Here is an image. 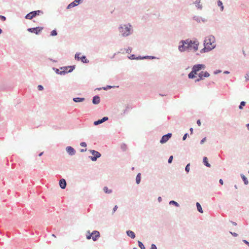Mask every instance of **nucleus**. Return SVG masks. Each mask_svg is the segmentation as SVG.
Masks as SVG:
<instances>
[{"mask_svg": "<svg viewBox=\"0 0 249 249\" xmlns=\"http://www.w3.org/2000/svg\"><path fill=\"white\" fill-rule=\"evenodd\" d=\"M203 162L206 166L208 167H211V164L209 163L208 158L206 157H203Z\"/></svg>", "mask_w": 249, "mask_h": 249, "instance_id": "obj_24", "label": "nucleus"}, {"mask_svg": "<svg viewBox=\"0 0 249 249\" xmlns=\"http://www.w3.org/2000/svg\"><path fill=\"white\" fill-rule=\"evenodd\" d=\"M173 156H170L169 158L168 159V162L169 163H171L173 161Z\"/></svg>", "mask_w": 249, "mask_h": 249, "instance_id": "obj_43", "label": "nucleus"}, {"mask_svg": "<svg viewBox=\"0 0 249 249\" xmlns=\"http://www.w3.org/2000/svg\"><path fill=\"white\" fill-rule=\"evenodd\" d=\"M53 70L56 72V74L59 75H65L66 73H68L67 71H60L58 69L53 67Z\"/></svg>", "mask_w": 249, "mask_h": 249, "instance_id": "obj_18", "label": "nucleus"}, {"mask_svg": "<svg viewBox=\"0 0 249 249\" xmlns=\"http://www.w3.org/2000/svg\"><path fill=\"white\" fill-rule=\"evenodd\" d=\"M172 136V134L171 133L163 135L160 140V142L161 144L166 143L171 138Z\"/></svg>", "mask_w": 249, "mask_h": 249, "instance_id": "obj_11", "label": "nucleus"}, {"mask_svg": "<svg viewBox=\"0 0 249 249\" xmlns=\"http://www.w3.org/2000/svg\"><path fill=\"white\" fill-rule=\"evenodd\" d=\"M193 19L198 23H200L201 22L205 23L207 21V20L206 18L198 16H193Z\"/></svg>", "mask_w": 249, "mask_h": 249, "instance_id": "obj_13", "label": "nucleus"}, {"mask_svg": "<svg viewBox=\"0 0 249 249\" xmlns=\"http://www.w3.org/2000/svg\"><path fill=\"white\" fill-rule=\"evenodd\" d=\"M69 67H60V70H62V71H68Z\"/></svg>", "mask_w": 249, "mask_h": 249, "instance_id": "obj_42", "label": "nucleus"}, {"mask_svg": "<svg viewBox=\"0 0 249 249\" xmlns=\"http://www.w3.org/2000/svg\"><path fill=\"white\" fill-rule=\"evenodd\" d=\"M141 173H138L137 176H136V182L137 184H139L140 182H141Z\"/></svg>", "mask_w": 249, "mask_h": 249, "instance_id": "obj_30", "label": "nucleus"}, {"mask_svg": "<svg viewBox=\"0 0 249 249\" xmlns=\"http://www.w3.org/2000/svg\"><path fill=\"white\" fill-rule=\"evenodd\" d=\"M196 72H193V71H192L188 74V76L189 79H193L196 77Z\"/></svg>", "mask_w": 249, "mask_h": 249, "instance_id": "obj_28", "label": "nucleus"}, {"mask_svg": "<svg viewBox=\"0 0 249 249\" xmlns=\"http://www.w3.org/2000/svg\"><path fill=\"white\" fill-rule=\"evenodd\" d=\"M199 44V42L196 39L195 43H194L192 47L194 52H196L198 50Z\"/></svg>", "mask_w": 249, "mask_h": 249, "instance_id": "obj_21", "label": "nucleus"}, {"mask_svg": "<svg viewBox=\"0 0 249 249\" xmlns=\"http://www.w3.org/2000/svg\"><path fill=\"white\" fill-rule=\"evenodd\" d=\"M190 132H191V134H193V128H192V127H191V128H190Z\"/></svg>", "mask_w": 249, "mask_h": 249, "instance_id": "obj_63", "label": "nucleus"}, {"mask_svg": "<svg viewBox=\"0 0 249 249\" xmlns=\"http://www.w3.org/2000/svg\"><path fill=\"white\" fill-rule=\"evenodd\" d=\"M80 53H76L74 55L75 59L77 61H81L83 63H88L89 62V60L87 58L86 56L85 55L80 56Z\"/></svg>", "mask_w": 249, "mask_h": 249, "instance_id": "obj_7", "label": "nucleus"}, {"mask_svg": "<svg viewBox=\"0 0 249 249\" xmlns=\"http://www.w3.org/2000/svg\"><path fill=\"white\" fill-rule=\"evenodd\" d=\"M57 31L55 29L53 30L51 32V34H50V35L51 36H57Z\"/></svg>", "mask_w": 249, "mask_h": 249, "instance_id": "obj_36", "label": "nucleus"}, {"mask_svg": "<svg viewBox=\"0 0 249 249\" xmlns=\"http://www.w3.org/2000/svg\"><path fill=\"white\" fill-rule=\"evenodd\" d=\"M121 148L124 151L126 149V145L124 143H123L121 146Z\"/></svg>", "mask_w": 249, "mask_h": 249, "instance_id": "obj_40", "label": "nucleus"}, {"mask_svg": "<svg viewBox=\"0 0 249 249\" xmlns=\"http://www.w3.org/2000/svg\"><path fill=\"white\" fill-rule=\"evenodd\" d=\"M83 0H74L72 2L70 3L67 7V9H71V8L74 7L78 5L79 4L82 2Z\"/></svg>", "mask_w": 249, "mask_h": 249, "instance_id": "obj_12", "label": "nucleus"}, {"mask_svg": "<svg viewBox=\"0 0 249 249\" xmlns=\"http://www.w3.org/2000/svg\"><path fill=\"white\" fill-rule=\"evenodd\" d=\"M37 89H38V90L41 91V90H43L44 88H43V87L42 85H38L37 86Z\"/></svg>", "mask_w": 249, "mask_h": 249, "instance_id": "obj_45", "label": "nucleus"}, {"mask_svg": "<svg viewBox=\"0 0 249 249\" xmlns=\"http://www.w3.org/2000/svg\"><path fill=\"white\" fill-rule=\"evenodd\" d=\"M246 105V102L245 101H242L240 103V104L239 106V108L240 109H242L243 108V107L245 106Z\"/></svg>", "mask_w": 249, "mask_h": 249, "instance_id": "obj_34", "label": "nucleus"}, {"mask_svg": "<svg viewBox=\"0 0 249 249\" xmlns=\"http://www.w3.org/2000/svg\"><path fill=\"white\" fill-rule=\"evenodd\" d=\"M128 58L131 60H137V57L135 56V54H131Z\"/></svg>", "mask_w": 249, "mask_h": 249, "instance_id": "obj_41", "label": "nucleus"}, {"mask_svg": "<svg viewBox=\"0 0 249 249\" xmlns=\"http://www.w3.org/2000/svg\"><path fill=\"white\" fill-rule=\"evenodd\" d=\"M72 100L75 103H80L84 101L85 99L83 97H75L72 99Z\"/></svg>", "mask_w": 249, "mask_h": 249, "instance_id": "obj_22", "label": "nucleus"}, {"mask_svg": "<svg viewBox=\"0 0 249 249\" xmlns=\"http://www.w3.org/2000/svg\"><path fill=\"white\" fill-rule=\"evenodd\" d=\"M42 27H36L34 28H29L27 29V31L32 33H34L36 35H38L43 30Z\"/></svg>", "mask_w": 249, "mask_h": 249, "instance_id": "obj_10", "label": "nucleus"}, {"mask_svg": "<svg viewBox=\"0 0 249 249\" xmlns=\"http://www.w3.org/2000/svg\"><path fill=\"white\" fill-rule=\"evenodd\" d=\"M0 19L1 20L3 21H4L6 20V18L4 16L0 15Z\"/></svg>", "mask_w": 249, "mask_h": 249, "instance_id": "obj_44", "label": "nucleus"}, {"mask_svg": "<svg viewBox=\"0 0 249 249\" xmlns=\"http://www.w3.org/2000/svg\"><path fill=\"white\" fill-rule=\"evenodd\" d=\"M178 46V51L182 53L188 50L187 46L186 45V41L184 40H181L179 42Z\"/></svg>", "mask_w": 249, "mask_h": 249, "instance_id": "obj_6", "label": "nucleus"}, {"mask_svg": "<svg viewBox=\"0 0 249 249\" xmlns=\"http://www.w3.org/2000/svg\"><path fill=\"white\" fill-rule=\"evenodd\" d=\"M118 207L117 205H115L112 209V215H113L114 213L117 211V210L118 209Z\"/></svg>", "mask_w": 249, "mask_h": 249, "instance_id": "obj_39", "label": "nucleus"}, {"mask_svg": "<svg viewBox=\"0 0 249 249\" xmlns=\"http://www.w3.org/2000/svg\"><path fill=\"white\" fill-rule=\"evenodd\" d=\"M89 151L92 154V156H89V158L92 161H96L97 159L101 157V154L100 152L95 150L90 149Z\"/></svg>", "mask_w": 249, "mask_h": 249, "instance_id": "obj_4", "label": "nucleus"}, {"mask_svg": "<svg viewBox=\"0 0 249 249\" xmlns=\"http://www.w3.org/2000/svg\"><path fill=\"white\" fill-rule=\"evenodd\" d=\"M42 14H43V12L41 10H38L36 11H33L27 14L25 16V18L28 19H32L36 17V16Z\"/></svg>", "mask_w": 249, "mask_h": 249, "instance_id": "obj_5", "label": "nucleus"}, {"mask_svg": "<svg viewBox=\"0 0 249 249\" xmlns=\"http://www.w3.org/2000/svg\"><path fill=\"white\" fill-rule=\"evenodd\" d=\"M103 191L106 194H110L112 193V190L111 189H109L107 186L104 187Z\"/></svg>", "mask_w": 249, "mask_h": 249, "instance_id": "obj_29", "label": "nucleus"}, {"mask_svg": "<svg viewBox=\"0 0 249 249\" xmlns=\"http://www.w3.org/2000/svg\"><path fill=\"white\" fill-rule=\"evenodd\" d=\"M206 66L205 65L202 64H198L194 65L192 70L193 71V72H196V74H197V72L201 70H204Z\"/></svg>", "mask_w": 249, "mask_h": 249, "instance_id": "obj_8", "label": "nucleus"}, {"mask_svg": "<svg viewBox=\"0 0 249 249\" xmlns=\"http://www.w3.org/2000/svg\"><path fill=\"white\" fill-rule=\"evenodd\" d=\"M143 58H144V59H155L156 57L155 56H154L146 55V56H143Z\"/></svg>", "mask_w": 249, "mask_h": 249, "instance_id": "obj_38", "label": "nucleus"}, {"mask_svg": "<svg viewBox=\"0 0 249 249\" xmlns=\"http://www.w3.org/2000/svg\"><path fill=\"white\" fill-rule=\"evenodd\" d=\"M230 233L234 237H237L238 236V234L236 232H233L232 231H230Z\"/></svg>", "mask_w": 249, "mask_h": 249, "instance_id": "obj_47", "label": "nucleus"}, {"mask_svg": "<svg viewBox=\"0 0 249 249\" xmlns=\"http://www.w3.org/2000/svg\"><path fill=\"white\" fill-rule=\"evenodd\" d=\"M219 182L220 184H221V185L223 184V181L222 179H220Z\"/></svg>", "mask_w": 249, "mask_h": 249, "instance_id": "obj_58", "label": "nucleus"}, {"mask_svg": "<svg viewBox=\"0 0 249 249\" xmlns=\"http://www.w3.org/2000/svg\"><path fill=\"white\" fill-rule=\"evenodd\" d=\"M243 242L249 247V242L246 240H243Z\"/></svg>", "mask_w": 249, "mask_h": 249, "instance_id": "obj_54", "label": "nucleus"}, {"mask_svg": "<svg viewBox=\"0 0 249 249\" xmlns=\"http://www.w3.org/2000/svg\"><path fill=\"white\" fill-rule=\"evenodd\" d=\"M144 58H143V56H139L138 57H137V60H140V59H144Z\"/></svg>", "mask_w": 249, "mask_h": 249, "instance_id": "obj_55", "label": "nucleus"}, {"mask_svg": "<svg viewBox=\"0 0 249 249\" xmlns=\"http://www.w3.org/2000/svg\"><path fill=\"white\" fill-rule=\"evenodd\" d=\"M162 200V198L160 197V196H159L158 197V201L159 202H160Z\"/></svg>", "mask_w": 249, "mask_h": 249, "instance_id": "obj_57", "label": "nucleus"}, {"mask_svg": "<svg viewBox=\"0 0 249 249\" xmlns=\"http://www.w3.org/2000/svg\"><path fill=\"white\" fill-rule=\"evenodd\" d=\"M200 0H195L194 1H193V3L195 4L196 7L197 9H202V5L200 4Z\"/></svg>", "mask_w": 249, "mask_h": 249, "instance_id": "obj_23", "label": "nucleus"}, {"mask_svg": "<svg viewBox=\"0 0 249 249\" xmlns=\"http://www.w3.org/2000/svg\"><path fill=\"white\" fill-rule=\"evenodd\" d=\"M190 164L188 163L185 166V170L187 173H188L190 171Z\"/></svg>", "mask_w": 249, "mask_h": 249, "instance_id": "obj_37", "label": "nucleus"}, {"mask_svg": "<svg viewBox=\"0 0 249 249\" xmlns=\"http://www.w3.org/2000/svg\"><path fill=\"white\" fill-rule=\"evenodd\" d=\"M108 120V117L105 116L102 118L101 119H99L97 121H95L94 122L93 124L94 125H98L99 124H100L105 122L107 121Z\"/></svg>", "mask_w": 249, "mask_h": 249, "instance_id": "obj_15", "label": "nucleus"}, {"mask_svg": "<svg viewBox=\"0 0 249 249\" xmlns=\"http://www.w3.org/2000/svg\"><path fill=\"white\" fill-rule=\"evenodd\" d=\"M169 204L170 205H174V206H175L176 207H178L179 206V204L177 202H176V201H175L174 200H171V201H170Z\"/></svg>", "mask_w": 249, "mask_h": 249, "instance_id": "obj_31", "label": "nucleus"}, {"mask_svg": "<svg viewBox=\"0 0 249 249\" xmlns=\"http://www.w3.org/2000/svg\"><path fill=\"white\" fill-rule=\"evenodd\" d=\"M210 76V74L207 71H201L198 74V78L195 80V82H198L201 80H202L204 79V77H208Z\"/></svg>", "mask_w": 249, "mask_h": 249, "instance_id": "obj_9", "label": "nucleus"}, {"mask_svg": "<svg viewBox=\"0 0 249 249\" xmlns=\"http://www.w3.org/2000/svg\"><path fill=\"white\" fill-rule=\"evenodd\" d=\"M246 126L248 128V129L249 130V124H247Z\"/></svg>", "mask_w": 249, "mask_h": 249, "instance_id": "obj_64", "label": "nucleus"}, {"mask_svg": "<svg viewBox=\"0 0 249 249\" xmlns=\"http://www.w3.org/2000/svg\"><path fill=\"white\" fill-rule=\"evenodd\" d=\"M66 151L70 156H73L76 153L75 150L71 146H68L66 148Z\"/></svg>", "mask_w": 249, "mask_h": 249, "instance_id": "obj_14", "label": "nucleus"}, {"mask_svg": "<svg viewBox=\"0 0 249 249\" xmlns=\"http://www.w3.org/2000/svg\"><path fill=\"white\" fill-rule=\"evenodd\" d=\"M231 224L233 226H236L237 225V223L235 222H233V221H231Z\"/></svg>", "mask_w": 249, "mask_h": 249, "instance_id": "obj_59", "label": "nucleus"}, {"mask_svg": "<svg viewBox=\"0 0 249 249\" xmlns=\"http://www.w3.org/2000/svg\"><path fill=\"white\" fill-rule=\"evenodd\" d=\"M59 184L60 188L62 189H64L66 188L67 186V182L65 179L62 178L59 180Z\"/></svg>", "mask_w": 249, "mask_h": 249, "instance_id": "obj_17", "label": "nucleus"}, {"mask_svg": "<svg viewBox=\"0 0 249 249\" xmlns=\"http://www.w3.org/2000/svg\"><path fill=\"white\" fill-rule=\"evenodd\" d=\"M100 102V98L98 95H95L93 97L92 103L94 105H97Z\"/></svg>", "mask_w": 249, "mask_h": 249, "instance_id": "obj_20", "label": "nucleus"}, {"mask_svg": "<svg viewBox=\"0 0 249 249\" xmlns=\"http://www.w3.org/2000/svg\"><path fill=\"white\" fill-rule=\"evenodd\" d=\"M196 206L197 211L199 213H203V209L202 208V207H201L200 204L199 202H196Z\"/></svg>", "mask_w": 249, "mask_h": 249, "instance_id": "obj_26", "label": "nucleus"}, {"mask_svg": "<svg viewBox=\"0 0 249 249\" xmlns=\"http://www.w3.org/2000/svg\"><path fill=\"white\" fill-rule=\"evenodd\" d=\"M206 141V137H204V138H203V139L201 140V141H200V143L201 144H203Z\"/></svg>", "mask_w": 249, "mask_h": 249, "instance_id": "obj_50", "label": "nucleus"}, {"mask_svg": "<svg viewBox=\"0 0 249 249\" xmlns=\"http://www.w3.org/2000/svg\"><path fill=\"white\" fill-rule=\"evenodd\" d=\"M240 176H241L242 179H243V181H244V184L245 185H248L249 184V181H248L247 178L246 177V176L243 174H241L240 175Z\"/></svg>", "mask_w": 249, "mask_h": 249, "instance_id": "obj_25", "label": "nucleus"}, {"mask_svg": "<svg viewBox=\"0 0 249 249\" xmlns=\"http://www.w3.org/2000/svg\"><path fill=\"white\" fill-rule=\"evenodd\" d=\"M132 51V48H130V47H128L126 50V53H130Z\"/></svg>", "mask_w": 249, "mask_h": 249, "instance_id": "obj_46", "label": "nucleus"}, {"mask_svg": "<svg viewBox=\"0 0 249 249\" xmlns=\"http://www.w3.org/2000/svg\"><path fill=\"white\" fill-rule=\"evenodd\" d=\"M224 74H229L230 73V72L228 71H224L223 72Z\"/></svg>", "mask_w": 249, "mask_h": 249, "instance_id": "obj_61", "label": "nucleus"}, {"mask_svg": "<svg viewBox=\"0 0 249 249\" xmlns=\"http://www.w3.org/2000/svg\"><path fill=\"white\" fill-rule=\"evenodd\" d=\"M80 146L82 147H86L87 143L85 142H81L80 144Z\"/></svg>", "mask_w": 249, "mask_h": 249, "instance_id": "obj_49", "label": "nucleus"}, {"mask_svg": "<svg viewBox=\"0 0 249 249\" xmlns=\"http://www.w3.org/2000/svg\"><path fill=\"white\" fill-rule=\"evenodd\" d=\"M126 235L132 239H134L136 237V234L134 231L131 230H128L126 231Z\"/></svg>", "mask_w": 249, "mask_h": 249, "instance_id": "obj_19", "label": "nucleus"}, {"mask_svg": "<svg viewBox=\"0 0 249 249\" xmlns=\"http://www.w3.org/2000/svg\"><path fill=\"white\" fill-rule=\"evenodd\" d=\"M100 236V232L97 231H94L91 233H90L89 231H87L86 238L88 240L92 238L93 241H96L98 240Z\"/></svg>", "mask_w": 249, "mask_h": 249, "instance_id": "obj_3", "label": "nucleus"}, {"mask_svg": "<svg viewBox=\"0 0 249 249\" xmlns=\"http://www.w3.org/2000/svg\"><path fill=\"white\" fill-rule=\"evenodd\" d=\"M217 5L220 7L221 11H222L224 9V6L223 5L222 2L221 0H218L217 1Z\"/></svg>", "mask_w": 249, "mask_h": 249, "instance_id": "obj_32", "label": "nucleus"}, {"mask_svg": "<svg viewBox=\"0 0 249 249\" xmlns=\"http://www.w3.org/2000/svg\"><path fill=\"white\" fill-rule=\"evenodd\" d=\"M138 246L141 249H145V248L144 245L141 241H138Z\"/></svg>", "mask_w": 249, "mask_h": 249, "instance_id": "obj_33", "label": "nucleus"}, {"mask_svg": "<svg viewBox=\"0 0 249 249\" xmlns=\"http://www.w3.org/2000/svg\"><path fill=\"white\" fill-rule=\"evenodd\" d=\"M49 59L53 62H56L57 61L56 60H53V59L51 58H49Z\"/></svg>", "mask_w": 249, "mask_h": 249, "instance_id": "obj_62", "label": "nucleus"}, {"mask_svg": "<svg viewBox=\"0 0 249 249\" xmlns=\"http://www.w3.org/2000/svg\"><path fill=\"white\" fill-rule=\"evenodd\" d=\"M86 151H87V149L86 148L85 149H82L80 150V152H86Z\"/></svg>", "mask_w": 249, "mask_h": 249, "instance_id": "obj_60", "label": "nucleus"}, {"mask_svg": "<svg viewBox=\"0 0 249 249\" xmlns=\"http://www.w3.org/2000/svg\"><path fill=\"white\" fill-rule=\"evenodd\" d=\"M196 123H197V124H198V126H200V125H201V121H200V120H197Z\"/></svg>", "mask_w": 249, "mask_h": 249, "instance_id": "obj_56", "label": "nucleus"}, {"mask_svg": "<svg viewBox=\"0 0 249 249\" xmlns=\"http://www.w3.org/2000/svg\"><path fill=\"white\" fill-rule=\"evenodd\" d=\"M185 41H186V45L187 46V47L188 49L192 48L193 47V45L196 42V39L194 40H190L189 39H186L184 40Z\"/></svg>", "mask_w": 249, "mask_h": 249, "instance_id": "obj_16", "label": "nucleus"}, {"mask_svg": "<svg viewBox=\"0 0 249 249\" xmlns=\"http://www.w3.org/2000/svg\"><path fill=\"white\" fill-rule=\"evenodd\" d=\"M115 86H112L107 85L106 87H102V88H97V89L101 90V89H104L105 90H107V89H110L111 88H115Z\"/></svg>", "mask_w": 249, "mask_h": 249, "instance_id": "obj_27", "label": "nucleus"}, {"mask_svg": "<svg viewBox=\"0 0 249 249\" xmlns=\"http://www.w3.org/2000/svg\"><path fill=\"white\" fill-rule=\"evenodd\" d=\"M150 249H157V248L155 244H152L151 245Z\"/></svg>", "mask_w": 249, "mask_h": 249, "instance_id": "obj_48", "label": "nucleus"}, {"mask_svg": "<svg viewBox=\"0 0 249 249\" xmlns=\"http://www.w3.org/2000/svg\"><path fill=\"white\" fill-rule=\"evenodd\" d=\"M68 67H69V69H70L68 70V71H67L68 73L72 72L73 71V70L75 69V66L73 65V66H70Z\"/></svg>", "mask_w": 249, "mask_h": 249, "instance_id": "obj_35", "label": "nucleus"}, {"mask_svg": "<svg viewBox=\"0 0 249 249\" xmlns=\"http://www.w3.org/2000/svg\"><path fill=\"white\" fill-rule=\"evenodd\" d=\"M245 78L246 81H249V71L247 72L246 75L245 76Z\"/></svg>", "mask_w": 249, "mask_h": 249, "instance_id": "obj_52", "label": "nucleus"}, {"mask_svg": "<svg viewBox=\"0 0 249 249\" xmlns=\"http://www.w3.org/2000/svg\"><path fill=\"white\" fill-rule=\"evenodd\" d=\"M221 71H222L221 70H217L215 71L213 73H214V74H217L218 73H219L221 72Z\"/></svg>", "mask_w": 249, "mask_h": 249, "instance_id": "obj_53", "label": "nucleus"}, {"mask_svg": "<svg viewBox=\"0 0 249 249\" xmlns=\"http://www.w3.org/2000/svg\"><path fill=\"white\" fill-rule=\"evenodd\" d=\"M118 30L123 37H127L133 33L132 26L130 23L120 25Z\"/></svg>", "mask_w": 249, "mask_h": 249, "instance_id": "obj_2", "label": "nucleus"}, {"mask_svg": "<svg viewBox=\"0 0 249 249\" xmlns=\"http://www.w3.org/2000/svg\"><path fill=\"white\" fill-rule=\"evenodd\" d=\"M187 136H188V133H186L183 135V138H182V140L185 141L186 139Z\"/></svg>", "mask_w": 249, "mask_h": 249, "instance_id": "obj_51", "label": "nucleus"}, {"mask_svg": "<svg viewBox=\"0 0 249 249\" xmlns=\"http://www.w3.org/2000/svg\"><path fill=\"white\" fill-rule=\"evenodd\" d=\"M215 42V38L213 36L211 35L206 36L204 40L203 45L204 47L200 51V53H208L214 49L216 46L215 45L212 46L213 43Z\"/></svg>", "mask_w": 249, "mask_h": 249, "instance_id": "obj_1", "label": "nucleus"}]
</instances>
